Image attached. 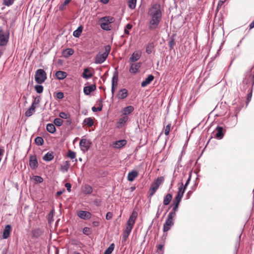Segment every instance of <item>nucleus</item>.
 Listing matches in <instances>:
<instances>
[{
    "mask_svg": "<svg viewBox=\"0 0 254 254\" xmlns=\"http://www.w3.org/2000/svg\"><path fill=\"white\" fill-rule=\"evenodd\" d=\"M59 116L61 118L64 119H68L69 115L64 112H61L59 114Z\"/></svg>",
    "mask_w": 254,
    "mask_h": 254,
    "instance_id": "43",
    "label": "nucleus"
},
{
    "mask_svg": "<svg viewBox=\"0 0 254 254\" xmlns=\"http://www.w3.org/2000/svg\"><path fill=\"white\" fill-rule=\"evenodd\" d=\"M138 175V173L135 170H132L129 172L127 175V180L129 182H132Z\"/></svg>",
    "mask_w": 254,
    "mask_h": 254,
    "instance_id": "15",
    "label": "nucleus"
},
{
    "mask_svg": "<svg viewBox=\"0 0 254 254\" xmlns=\"http://www.w3.org/2000/svg\"><path fill=\"white\" fill-rule=\"evenodd\" d=\"M183 195L184 192L183 190H182V188H181L179 189V190H178L177 194L173 200L174 206L173 209L174 210L173 212H175V213L176 211L178 210L179 204L182 200Z\"/></svg>",
    "mask_w": 254,
    "mask_h": 254,
    "instance_id": "8",
    "label": "nucleus"
},
{
    "mask_svg": "<svg viewBox=\"0 0 254 254\" xmlns=\"http://www.w3.org/2000/svg\"><path fill=\"white\" fill-rule=\"evenodd\" d=\"M71 0H64V4H67Z\"/></svg>",
    "mask_w": 254,
    "mask_h": 254,
    "instance_id": "61",
    "label": "nucleus"
},
{
    "mask_svg": "<svg viewBox=\"0 0 254 254\" xmlns=\"http://www.w3.org/2000/svg\"><path fill=\"white\" fill-rule=\"evenodd\" d=\"M115 248V245L114 244H112L110 245V246L107 248V250L104 252V254H111L113 252Z\"/></svg>",
    "mask_w": 254,
    "mask_h": 254,
    "instance_id": "36",
    "label": "nucleus"
},
{
    "mask_svg": "<svg viewBox=\"0 0 254 254\" xmlns=\"http://www.w3.org/2000/svg\"><path fill=\"white\" fill-rule=\"evenodd\" d=\"M127 143V141L126 140H120L116 141L114 143V147L116 148H120L124 146H125Z\"/></svg>",
    "mask_w": 254,
    "mask_h": 254,
    "instance_id": "24",
    "label": "nucleus"
},
{
    "mask_svg": "<svg viewBox=\"0 0 254 254\" xmlns=\"http://www.w3.org/2000/svg\"><path fill=\"white\" fill-rule=\"evenodd\" d=\"M93 191L92 188L89 185H85L83 188V191L85 194H90Z\"/></svg>",
    "mask_w": 254,
    "mask_h": 254,
    "instance_id": "34",
    "label": "nucleus"
},
{
    "mask_svg": "<svg viewBox=\"0 0 254 254\" xmlns=\"http://www.w3.org/2000/svg\"><path fill=\"white\" fill-rule=\"evenodd\" d=\"M65 187L66 188V189L68 192L70 191L71 186L70 183H66L65 184Z\"/></svg>",
    "mask_w": 254,
    "mask_h": 254,
    "instance_id": "53",
    "label": "nucleus"
},
{
    "mask_svg": "<svg viewBox=\"0 0 254 254\" xmlns=\"http://www.w3.org/2000/svg\"><path fill=\"white\" fill-rule=\"evenodd\" d=\"M132 27V25L128 23L124 29V32L126 34L128 35L129 34V30H130Z\"/></svg>",
    "mask_w": 254,
    "mask_h": 254,
    "instance_id": "41",
    "label": "nucleus"
},
{
    "mask_svg": "<svg viewBox=\"0 0 254 254\" xmlns=\"http://www.w3.org/2000/svg\"><path fill=\"white\" fill-rule=\"evenodd\" d=\"M159 187L157 184H152L151 186V187L148 191V198H151L158 189Z\"/></svg>",
    "mask_w": 254,
    "mask_h": 254,
    "instance_id": "13",
    "label": "nucleus"
},
{
    "mask_svg": "<svg viewBox=\"0 0 254 254\" xmlns=\"http://www.w3.org/2000/svg\"><path fill=\"white\" fill-rule=\"evenodd\" d=\"M63 123V121L61 118H56L54 121V124L58 127L61 126Z\"/></svg>",
    "mask_w": 254,
    "mask_h": 254,
    "instance_id": "39",
    "label": "nucleus"
},
{
    "mask_svg": "<svg viewBox=\"0 0 254 254\" xmlns=\"http://www.w3.org/2000/svg\"><path fill=\"white\" fill-rule=\"evenodd\" d=\"M35 89L38 93H41L43 91V86L41 85H35Z\"/></svg>",
    "mask_w": 254,
    "mask_h": 254,
    "instance_id": "42",
    "label": "nucleus"
},
{
    "mask_svg": "<svg viewBox=\"0 0 254 254\" xmlns=\"http://www.w3.org/2000/svg\"><path fill=\"white\" fill-rule=\"evenodd\" d=\"M84 123L89 127H91L93 125L94 121L91 118H87L85 119Z\"/></svg>",
    "mask_w": 254,
    "mask_h": 254,
    "instance_id": "37",
    "label": "nucleus"
},
{
    "mask_svg": "<svg viewBox=\"0 0 254 254\" xmlns=\"http://www.w3.org/2000/svg\"><path fill=\"white\" fill-rule=\"evenodd\" d=\"M77 215L81 219H89L91 217V214L86 211L80 210L77 212Z\"/></svg>",
    "mask_w": 254,
    "mask_h": 254,
    "instance_id": "10",
    "label": "nucleus"
},
{
    "mask_svg": "<svg viewBox=\"0 0 254 254\" xmlns=\"http://www.w3.org/2000/svg\"><path fill=\"white\" fill-rule=\"evenodd\" d=\"M36 106L31 105V107L26 111L25 115L26 117H30L35 112Z\"/></svg>",
    "mask_w": 254,
    "mask_h": 254,
    "instance_id": "25",
    "label": "nucleus"
},
{
    "mask_svg": "<svg viewBox=\"0 0 254 254\" xmlns=\"http://www.w3.org/2000/svg\"><path fill=\"white\" fill-rule=\"evenodd\" d=\"M109 0H100V1L104 4H106L109 2Z\"/></svg>",
    "mask_w": 254,
    "mask_h": 254,
    "instance_id": "60",
    "label": "nucleus"
},
{
    "mask_svg": "<svg viewBox=\"0 0 254 254\" xmlns=\"http://www.w3.org/2000/svg\"><path fill=\"white\" fill-rule=\"evenodd\" d=\"M114 21V18L111 16H105L99 19L101 28L104 30H110L112 28L111 24Z\"/></svg>",
    "mask_w": 254,
    "mask_h": 254,
    "instance_id": "4",
    "label": "nucleus"
},
{
    "mask_svg": "<svg viewBox=\"0 0 254 254\" xmlns=\"http://www.w3.org/2000/svg\"><path fill=\"white\" fill-rule=\"evenodd\" d=\"M66 4H64V3L59 7L60 10H63Z\"/></svg>",
    "mask_w": 254,
    "mask_h": 254,
    "instance_id": "58",
    "label": "nucleus"
},
{
    "mask_svg": "<svg viewBox=\"0 0 254 254\" xmlns=\"http://www.w3.org/2000/svg\"><path fill=\"white\" fill-rule=\"evenodd\" d=\"M128 95L127 90L124 88L121 90L119 93H118L117 97L119 99H125Z\"/></svg>",
    "mask_w": 254,
    "mask_h": 254,
    "instance_id": "16",
    "label": "nucleus"
},
{
    "mask_svg": "<svg viewBox=\"0 0 254 254\" xmlns=\"http://www.w3.org/2000/svg\"><path fill=\"white\" fill-rule=\"evenodd\" d=\"M128 117L127 116L123 115L122 117L119 119L118 121V124L121 126H122L124 125H125L128 121Z\"/></svg>",
    "mask_w": 254,
    "mask_h": 254,
    "instance_id": "31",
    "label": "nucleus"
},
{
    "mask_svg": "<svg viewBox=\"0 0 254 254\" xmlns=\"http://www.w3.org/2000/svg\"><path fill=\"white\" fill-rule=\"evenodd\" d=\"M93 223V224H94L95 226H97V225H98V224H99V223H98V222H96V221L94 222Z\"/></svg>",
    "mask_w": 254,
    "mask_h": 254,
    "instance_id": "64",
    "label": "nucleus"
},
{
    "mask_svg": "<svg viewBox=\"0 0 254 254\" xmlns=\"http://www.w3.org/2000/svg\"><path fill=\"white\" fill-rule=\"evenodd\" d=\"M141 56V53L138 51L133 53L129 58V61L131 62H135L138 60Z\"/></svg>",
    "mask_w": 254,
    "mask_h": 254,
    "instance_id": "19",
    "label": "nucleus"
},
{
    "mask_svg": "<svg viewBox=\"0 0 254 254\" xmlns=\"http://www.w3.org/2000/svg\"><path fill=\"white\" fill-rule=\"evenodd\" d=\"M64 93L62 92H59L57 93V97L59 99H62L64 98Z\"/></svg>",
    "mask_w": 254,
    "mask_h": 254,
    "instance_id": "52",
    "label": "nucleus"
},
{
    "mask_svg": "<svg viewBox=\"0 0 254 254\" xmlns=\"http://www.w3.org/2000/svg\"><path fill=\"white\" fill-rule=\"evenodd\" d=\"M67 156L70 158V159H72L75 158L76 154L73 151H72L71 150H69L68 151L67 153Z\"/></svg>",
    "mask_w": 254,
    "mask_h": 254,
    "instance_id": "44",
    "label": "nucleus"
},
{
    "mask_svg": "<svg viewBox=\"0 0 254 254\" xmlns=\"http://www.w3.org/2000/svg\"><path fill=\"white\" fill-rule=\"evenodd\" d=\"M118 84V78L117 77L115 79V76H114L112 78V86H113L114 87H116L117 86Z\"/></svg>",
    "mask_w": 254,
    "mask_h": 254,
    "instance_id": "49",
    "label": "nucleus"
},
{
    "mask_svg": "<svg viewBox=\"0 0 254 254\" xmlns=\"http://www.w3.org/2000/svg\"><path fill=\"white\" fill-rule=\"evenodd\" d=\"M134 110V108L132 106H128L122 109V113L123 115L127 116L130 114Z\"/></svg>",
    "mask_w": 254,
    "mask_h": 254,
    "instance_id": "20",
    "label": "nucleus"
},
{
    "mask_svg": "<svg viewBox=\"0 0 254 254\" xmlns=\"http://www.w3.org/2000/svg\"><path fill=\"white\" fill-rule=\"evenodd\" d=\"M89 232V228L88 227H85L84 228L83 230V232L84 234L87 235L88 234V232Z\"/></svg>",
    "mask_w": 254,
    "mask_h": 254,
    "instance_id": "56",
    "label": "nucleus"
},
{
    "mask_svg": "<svg viewBox=\"0 0 254 254\" xmlns=\"http://www.w3.org/2000/svg\"><path fill=\"white\" fill-rule=\"evenodd\" d=\"M46 129L47 130L51 133H55L56 130L55 126L53 124H48L46 127Z\"/></svg>",
    "mask_w": 254,
    "mask_h": 254,
    "instance_id": "30",
    "label": "nucleus"
},
{
    "mask_svg": "<svg viewBox=\"0 0 254 254\" xmlns=\"http://www.w3.org/2000/svg\"><path fill=\"white\" fill-rule=\"evenodd\" d=\"M226 0H219L217 7H221Z\"/></svg>",
    "mask_w": 254,
    "mask_h": 254,
    "instance_id": "55",
    "label": "nucleus"
},
{
    "mask_svg": "<svg viewBox=\"0 0 254 254\" xmlns=\"http://www.w3.org/2000/svg\"><path fill=\"white\" fill-rule=\"evenodd\" d=\"M136 0H128V7L131 9H133L135 8L136 6Z\"/></svg>",
    "mask_w": 254,
    "mask_h": 254,
    "instance_id": "35",
    "label": "nucleus"
},
{
    "mask_svg": "<svg viewBox=\"0 0 254 254\" xmlns=\"http://www.w3.org/2000/svg\"><path fill=\"white\" fill-rule=\"evenodd\" d=\"M35 142L38 145H42L44 143V140L42 137L38 136L35 139Z\"/></svg>",
    "mask_w": 254,
    "mask_h": 254,
    "instance_id": "38",
    "label": "nucleus"
},
{
    "mask_svg": "<svg viewBox=\"0 0 254 254\" xmlns=\"http://www.w3.org/2000/svg\"><path fill=\"white\" fill-rule=\"evenodd\" d=\"M83 28L81 26H79L77 29L73 32V35L75 37H79L82 33Z\"/></svg>",
    "mask_w": 254,
    "mask_h": 254,
    "instance_id": "33",
    "label": "nucleus"
},
{
    "mask_svg": "<svg viewBox=\"0 0 254 254\" xmlns=\"http://www.w3.org/2000/svg\"><path fill=\"white\" fill-rule=\"evenodd\" d=\"M47 79V74L43 69H38L36 71L35 74V81L38 84H42Z\"/></svg>",
    "mask_w": 254,
    "mask_h": 254,
    "instance_id": "5",
    "label": "nucleus"
},
{
    "mask_svg": "<svg viewBox=\"0 0 254 254\" xmlns=\"http://www.w3.org/2000/svg\"><path fill=\"white\" fill-rule=\"evenodd\" d=\"M115 87H114L113 86H112V94L113 95L114 93V91H115Z\"/></svg>",
    "mask_w": 254,
    "mask_h": 254,
    "instance_id": "62",
    "label": "nucleus"
},
{
    "mask_svg": "<svg viewBox=\"0 0 254 254\" xmlns=\"http://www.w3.org/2000/svg\"><path fill=\"white\" fill-rule=\"evenodd\" d=\"M102 104L100 103L99 104V106L98 107H93L92 108V111L94 112H97V111H101L102 109Z\"/></svg>",
    "mask_w": 254,
    "mask_h": 254,
    "instance_id": "46",
    "label": "nucleus"
},
{
    "mask_svg": "<svg viewBox=\"0 0 254 254\" xmlns=\"http://www.w3.org/2000/svg\"><path fill=\"white\" fill-rule=\"evenodd\" d=\"M33 180L36 182L39 183H42L43 181V178L41 177L38 176H34L33 177Z\"/></svg>",
    "mask_w": 254,
    "mask_h": 254,
    "instance_id": "45",
    "label": "nucleus"
},
{
    "mask_svg": "<svg viewBox=\"0 0 254 254\" xmlns=\"http://www.w3.org/2000/svg\"><path fill=\"white\" fill-rule=\"evenodd\" d=\"M171 124H168L164 128V133L166 135H168L169 134L171 128Z\"/></svg>",
    "mask_w": 254,
    "mask_h": 254,
    "instance_id": "47",
    "label": "nucleus"
},
{
    "mask_svg": "<svg viewBox=\"0 0 254 254\" xmlns=\"http://www.w3.org/2000/svg\"><path fill=\"white\" fill-rule=\"evenodd\" d=\"M92 76L93 73L89 68H85L84 69L82 74V76L83 78L87 79L91 78Z\"/></svg>",
    "mask_w": 254,
    "mask_h": 254,
    "instance_id": "18",
    "label": "nucleus"
},
{
    "mask_svg": "<svg viewBox=\"0 0 254 254\" xmlns=\"http://www.w3.org/2000/svg\"><path fill=\"white\" fill-rule=\"evenodd\" d=\"M69 165V163L67 161H65L61 165L60 170L63 173L66 172L68 170Z\"/></svg>",
    "mask_w": 254,
    "mask_h": 254,
    "instance_id": "26",
    "label": "nucleus"
},
{
    "mask_svg": "<svg viewBox=\"0 0 254 254\" xmlns=\"http://www.w3.org/2000/svg\"><path fill=\"white\" fill-rule=\"evenodd\" d=\"M110 51L111 47L110 45L105 46L104 52H99V53L95 56L94 63L96 64H101L104 63L107 59Z\"/></svg>",
    "mask_w": 254,
    "mask_h": 254,
    "instance_id": "3",
    "label": "nucleus"
},
{
    "mask_svg": "<svg viewBox=\"0 0 254 254\" xmlns=\"http://www.w3.org/2000/svg\"><path fill=\"white\" fill-rule=\"evenodd\" d=\"M215 131V137L217 139H222L224 136L223 128L222 127H218Z\"/></svg>",
    "mask_w": 254,
    "mask_h": 254,
    "instance_id": "14",
    "label": "nucleus"
},
{
    "mask_svg": "<svg viewBox=\"0 0 254 254\" xmlns=\"http://www.w3.org/2000/svg\"><path fill=\"white\" fill-rule=\"evenodd\" d=\"M40 97H37L35 98L34 101L33 102L32 105H34V106H35L36 105L40 103Z\"/></svg>",
    "mask_w": 254,
    "mask_h": 254,
    "instance_id": "50",
    "label": "nucleus"
},
{
    "mask_svg": "<svg viewBox=\"0 0 254 254\" xmlns=\"http://www.w3.org/2000/svg\"><path fill=\"white\" fill-rule=\"evenodd\" d=\"M9 33L8 31H4L0 26V46H5L9 40Z\"/></svg>",
    "mask_w": 254,
    "mask_h": 254,
    "instance_id": "7",
    "label": "nucleus"
},
{
    "mask_svg": "<svg viewBox=\"0 0 254 254\" xmlns=\"http://www.w3.org/2000/svg\"><path fill=\"white\" fill-rule=\"evenodd\" d=\"M176 216L175 212H171L168 215L167 218L163 226V231L167 232L173 225L174 222L173 219Z\"/></svg>",
    "mask_w": 254,
    "mask_h": 254,
    "instance_id": "6",
    "label": "nucleus"
},
{
    "mask_svg": "<svg viewBox=\"0 0 254 254\" xmlns=\"http://www.w3.org/2000/svg\"><path fill=\"white\" fill-rule=\"evenodd\" d=\"M4 150L3 149L0 148V162L1 160V157L3 156Z\"/></svg>",
    "mask_w": 254,
    "mask_h": 254,
    "instance_id": "57",
    "label": "nucleus"
},
{
    "mask_svg": "<svg viewBox=\"0 0 254 254\" xmlns=\"http://www.w3.org/2000/svg\"><path fill=\"white\" fill-rule=\"evenodd\" d=\"M29 165L32 169H35L37 168L38 161L36 155H33L30 157Z\"/></svg>",
    "mask_w": 254,
    "mask_h": 254,
    "instance_id": "11",
    "label": "nucleus"
},
{
    "mask_svg": "<svg viewBox=\"0 0 254 254\" xmlns=\"http://www.w3.org/2000/svg\"><path fill=\"white\" fill-rule=\"evenodd\" d=\"M190 178H191V175L190 174L189 175V176L187 180V182L185 185V186H184V184L183 183H181L180 184V186L179 187V189H178V190H179L180 189L182 188V190L183 191V192H184L185 191V190H186V187H187V186L190 183Z\"/></svg>",
    "mask_w": 254,
    "mask_h": 254,
    "instance_id": "29",
    "label": "nucleus"
},
{
    "mask_svg": "<svg viewBox=\"0 0 254 254\" xmlns=\"http://www.w3.org/2000/svg\"><path fill=\"white\" fill-rule=\"evenodd\" d=\"M12 231V228L10 225H7L5 226L3 232H2V238L4 239L8 238Z\"/></svg>",
    "mask_w": 254,
    "mask_h": 254,
    "instance_id": "12",
    "label": "nucleus"
},
{
    "mask_svg": "<svg viewBox=\"0 0 254 254\" xmlns=\"http://www.w3.org/2000/svg\"><path fill=\"white\" fill-rule=\"evenodd\" d=\"M249 27L250 29L254 28V20L250 23Z\"/></svg>",
    "mask_w": 254,
    "mask_h": 254,
    "instance_id": "59",
    "label": "nucleus"
},
{
    "mask_svg": "<svg viewBox=\"0 0 254 254\" xmlns=\"http://www.w3.org/2000/svg\"><path fill=\"white\" fill-rule=\"evenodd\" d=\"M137 217V211L133 210L129 217L128 220L127 222V225L126 228L124 229L123 234V238L125 240L127 239V238L129 235L133 227L134 224L135 223V220Z\"/></svg>",
    "mask_w": 254,
    "mask_h": 254,
    "instance_id": "2",
    "label": "nucleus"
},
{
    "mask_svg": "<svg viewBox=\"0 0 254 254\" xmlns=\"http://www.w3.org/2000/svg\"><path fill=\"white\" fill-rule=\"evenodd\" d=\"M74 53L73 50L70 48H68L64 50L63 52V55L65 58H68L72 55Z\"/></svg>",
    "mask_w": 254,
    "mask_h": 254,
    "instance_id": "28",
    "label": "nucleus"
},
{
    "mask_svg": "<svg viewBox=\"0 0 254 254\" xmlns=\"http://www.w3.org/2000/svg\"><path fill=\"white\" fill-rule=\"evenodd\" d=\"M54 158L53 152L47 153L43 157V159L46 161H51Z\"/></svg>",
    "mask_w": 254,
    "mask_h": 254,
    "instance_id": "32",
    "label": "nucleus"
},
{
    "mask_svg": "<svg viewBox=\"0 0 254 254\" xmlns=\"http://www.w3.org/2000/svg\"><path fill=\"white\" fill-rule=\"evenodd\" d=\"M164 181V178L163 177H158L153 183L154 184L158 185L159 187L160 185L163 183Z\"/></svg>",
    "mask_w": 254,
    "mask_h": 254,
    "instance_id": "40",
    "label": "nucleus"
},
{
    "mask_svg": "<svg viewBox=\"0 0 254 254\" xmlns=\"http://www.w3.org/2000/svg\"><path fill=\"white\" fill-rule=\"evenodd\" d=\"M113 217V213L111 212H108L106 214V218L107 220H110Z\"/></svg>",
    "mask_w": 254,
    "mask_h": 254,
    "instance_id": "51",
    "label": "nucleus"
},
{
    "mask_svg": "<svg viewBox=\"0 0 254 254\" xmlns=\"http://www.w3.org/2000/svg\"><path fill=\"white\" fill-rule=\"evenodd\" d=\"M148 15L150 17L149 21V29H156L162 18V13L160 9V6L159 4H154L148 10Z\"/></svg>",
    "mask_w": 254,
    "mask_h": 254,
    "instance_id": "1",
    "label": "nucleus"
},
{
    "mask_svg": "<svg viewBox=\"0 0 254 254\" xmlns=\"http://www.w3.org/2000/svg\"><path fill=\"white\" fill-rule=\"evenodd\" d=\"M157 250L160 251V252H163V245L162 244H159L157 246Z\"/></svg>",
    "mask_w": 254,
    "mask_h": 254,
    "instance_id": "54",
    "label": "nucleus"
},
{
    "mask_svg": "<svg viewBox=\"0 0 254 254\" xmlns=\"http://www.w3.org/2000/svg\"><path fill=\"white\" fill-rule=\"evenodd\" d=\"M154 78V77L153 75L151 74L148 75V77L146 78L145 79L141 82V86L144 87L147 86V85L151 83V82L153 81Z\"/></svg>",
    "mask_w": 254,
    "mask_h": 254,
    "instance_id": "21",
    "label": "nucleus"
},
{
    "mask_svg": "<svg viewBox=\"0 0 254 254\" xmlns=\"http://www.w3.org/2000/svg\"><path fill=\"white\" fill-rule=\"evenodd\" d=\"M95 86H87L84 87L83 92L85 95H88L91 92L95 90Z\"/></svg>",
    "mask_w": 254,
    "mask_h": 254,
    "instance_id": "23",
    "label": "nucleus"
},
{
    "mask_svg": "<svg viewBox=\"0 0 254 254\" xmlns=\"http://www.w3.org/2000/svg\"><path fill=\"white\" fill-rule=\"evenodd\" d=\"M15 0H3V4L5 5L9 6L11 5Z\"/></svg>",
    "mask_w": 254,
    "mask_h": 254,
    "instance_id": "48",
    "label": "nucleus"
},
{
    "mask_svg": "<svg viewBox=\"0 0 254 254\" xmlns=\"http://www.w3.org/2000/svg\"><path fill=\"white\" fill-rule=\"evenodd\" d=\"M55 75L57 79L63 80L67 76V74L66 72L60 70L56 72Z\"/></svg>",
    "mask_w": 254,
    "mask_h": 254,
    "instance_id": "22",
    "label": "nucleus"
},
{
    "mask_svg": "<svg viewBox=\"0 0 254 254\" xmlns=\"http://www.w3.org/2000/svg\"><path fill=\"white\" fill-rule=\"evenodd\" d=\"M140 66V63L132 64L129 69V72L134 74L136 73L138 71Z\"/></svg>",
    "mask_w": 254,
    "mask_h": 254,
    "instance_id": "17",
    "label": "nucleus"
},
{
    "mask_svg": "<svg viewBox=\"0 0 254 254\" xmlns=\"http://www.w3.org/2000/svg\"><path fill=\"white\" fill-rule=\"evenodd\" d=\"M90 145V140L85 138H82L79 142V146L81 150L84 152H86L89 149Z\"/></svg>",
    "mask_w": 254,
    "mask_h": 254,
    "instance_id": "9",
    "label": "nucleus"
},
{
    "mask_svg": "<svg viewBox=\"0 0 254 254\" xmlns=\"http://www.w3.org/2000/svg\"><path fill=\"white\" fill-rule=\"evenodd\" d=\"M172 199V195L170 193H168L165 195L163 199V204L165 205H168L169 204L170 201Z\"/></svg>",
    "mask_w": 254,
    "mask_h": 254,
    "instance_id": "27",
    "label": "nucleus"
},
{
    "mask_svg": "<svg viewBox=\"0 0 254 254\" xmlns=\"http://www.w3.org/2000/svg\"><path fill=\"white\" fill-rule=\"evenodd\" d=\"M62 193V192L61 191H59L57 192V195H60Z\"/></svg>",
    "mask_w": 254,
    "mask_h": 254,
    "instance_id": "63",
    "label": "nucleus"
}]
</instances>
